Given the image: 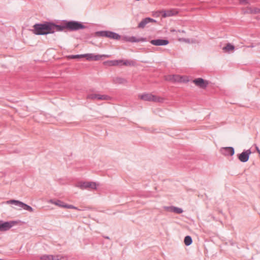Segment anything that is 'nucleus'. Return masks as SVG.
Returning a JSON list of instances; mask_svg holds the SVG:
<instances>
[{"label":"nucleus","mask_w":260,"mask_h":260,"mask_svg":"<svg viewBox=\"0 0 260 260\" xmlns=\"http://www.w3.org/2000/svg\"><path fill=\"white\" fill-rule=\"evenodd\" d=\"M84 57L83 54L82 55H72L68 56L70 59H76Z\"/></svg>","instance_id":"obj_27"},{"label":"nucleus","mask_w":260,"mask_h":260,"mask_svg":"<svg viewBox=\"0 0 260 260\" xmlns=\"http://www.w3.org/2000/svg\"><path fill=\"white\" fill-rule=\"evenodd\" d=\"M239 3L241 5H246L248 4V0H239Z\"/></svg>","instance_id":"obj_31"},{"label":"nucleus","mask_w":260,"mask_h":260,"mask_svg":"<svg viewBox=\"0 0 260 260\" xmlns=\"http://www.w3.org/2000/svg\"><path fill=\"white\" fill-rule=\"evenodd\" d=\"M160 13L163 17H167L175 15L177 13V12L175 10H170L167 11L163 10Z\"/></svg>","instance_id":"obj_17"},{"label":"nucleus","mask_w":260,"mask_h":260,"mask_svg":"<svg viewBox=\"0 0 260 260\" xmlns=\"http://www.w3.org/2000/svg\"><path fill=\"white\" fill-rule=\"evenodd\" d=\"M96 35L98 36L102 37H106L110 38L111 39L119 40L120 39L121 36L116 32L108 31V30H103L99 31L96 32Z\"/></svg>","instance_id":"obj_4"},{"label":"nucleus","mask_w":260,"mask_h":260,"mask_svg":"<svg viewBox=\"0 0 260 260\" xmlns=\"http://www.w3.org/2000/svg\"><path fill=\"white\" fill-rule=\"evenodd\" d=\"M84 57H86V59L88 61L93 60L94 54L92 53L83 54Z\"/></svg>","instance_id":"obj_23"},{"label":"nucleus","mask_w":260,"mask_h":260,"mask_svg":"<svg viewBox=\"0 0 260 260\" xmlns=\"http://www.w3.org/2000/svg\"><path fill=\"white\" fill-rule=\"evenodd\" d=\"M123 61V60H111L110 61V65L111 66H118Z\"/></svg>","instance_id":"obj_22"},{"label":"nucleus","mask_w":260,"mask_h":260,"mask_svg":"<svg viewBox=\"0 0 260 260\" xmlns=\"http://www.w3.org/2000/svg\"><path fill=\"white\" fill-rule=\"evenodd\" d=\"M0 260H4V259H0Z\"/></svg>","instance_id":"obj_35"},{"label":"nucleus","mask_w":260,"mask_h":260,"mask_svg":"<svg viewBox=\"0 0 260 260\" xmlns=\"http://www.w3.org/2000/svg\"><path fill=\"white\" fill-rule=\"evenodd\" d=\"M16 223L17 222L15 221H4L3 220H0V231H7L13 227Z\"/></svg>","instance_id":"obj_6"},{"label":"nucleus","mask_w":260,"mask_h":260,"mask_svg":"<svg viewBox=\"0 0 260 260\" xmlns=\"http://www.w3.org/2000/svg\"><path fill=\"white\" fill-rule=\"evenodd\" d=\"M66 21V29L69 31H76L79 29H84L86 27L81 22L76 21Z\"/></svg>","instance_id":"obj_2"},{"label":"nucleus","mask_w":260,"mask_h":260,"mask_svg":"<svg viewBox=\"0 0 260 260\" xmlns=\"http://www.w3.org/2000/svg\"><path fill=\"white\" fill-rule=\"evenodd\" d=\"M249 12L250 13H253V14H257L260 13V9L257 8H250L249 9Z\"/></svg>","instance_id":"obj_25"},{"label":"nucleus","mask_w":260,"mask_h":260,"mask_svg":"<svg viewBox=\"0 0 260 260\" xmlns=\"http://www.w3.org/2000/svg\"><path fill=\"white\" fill-rule=\"evenodd\" d=\"M150 42L154 46H165L169 43V41L166 39L152 40Z\"/></svg>","instance_id":"obj_13"},{"label":"nucleus","mask_w":260,"mask_h":260,"mask_svg":"<svg viewBox=\"0 0 260 260\" xmlns=\"http://www.w3.org/2000/svg\"><path fill=\"white\" fill-rule=\"evenodd\" d=\"M49 203L56 205L60 207H64V203L60 200H50Z\"/></svg>","instance_id":"obj_18"},{"label":"nucleus","mask_w":260,"mask_h":260,"mask_svg":"<svg viewBox=\"0 0 260 260\" xmlns=\"http://www.w3.org/2000/svg\"><path fill=\"white\" fill-rule=\"evenodd\" d=\"M173 207L174 206H165L164 208L167 211L173 212Z\"/></svg>","instance_id":"obj_30"},{"label":"nucleus","mask_w":260,"mask_h":260,"mask_svg":"<svg viewBox=\"0 0 260 260\" xmlns=\"http://www.w3.org/2000/svg\"><path fill=\"white\" fill-rule=\"evenodd\" d=\"M184 242L186 246L190 245L192 242L191 237L190 236H185L184 238Z\"/></svg>","instance_id":"obj_20"},{"label":"nucleus","mask_w":260,"mask_h":260,"mask_svg":"<svg viewBox=\"0 0 260 260\" xmlns=\"http://www.w3.org/2000/svg\"><path fill=\"white\" fill-rule=\"evenodd\" d=\"M256 149L257 151V152L260 154V150L258 149V147H256Z\"/></svg>","instance_id":"obj_32"},{"label":"nucleus","mask_w":260,"mask_h":260,"mask_svg":"<svg viewBox=\"0 0 260 260\" xmlns=\"http://www.w3.org/2000/svg\"><path fill=\"white\" fill-rule=\"evenodd\" d=\"M173 212L176 213L178 214H180L183 212V210L181 208L174 206Z\"/></svg>","instance_id":"obj_28"},{"label":"nucleus","mask_w":260,"mask_h":260,"mask_svg":"<svg viewBox=\"0 0 260 260\" xmlns=\"http://www.w3.org/2000/svg\"><path fill=\"white\" fill-rule=\"evenodd\" d=\"M125 40L126 42L134 43V42H140L146 41V38H137L136 37H127L125 38Z\"/></svg>","instance_id":"obj_15"},{"label":"nucleus","mask_w":260,"mask_h":260,"mask_svg":"<svg viewBox=\"0 0 260 260\" xmlns=\"http://www.w3.org/2000/svg\"><path fill=\"white\" fill-rule=\"evenodd\" d=\"M32 31L37 35H45L52 34L51 22L37 23L33 26Z\"/></svg>","instance_id":"obj_1"},{"label":"nucleus","mask_w":260,"mask_h":260,"mask_svg":"<svg viewBox=\"0 0 260 260\" xmlns=\"http://www.w3.org/2000/svg\"><path fill=\"white\" fill-rule=\"evenodd\" d=\"M139 98L145 101L162 103L164 99L161 97L157 96L151 93H144L139 95Z\"/></svg>","instance_id":"obj_3"},{"label":"nucleus","mask_w":260,"mask_h":260,"mask_svg":"<svg viewBox=\"0 0 260 260\" xmlns=\"http://www.w3.org/2000/svg\"><path fill=\"white\" fill-rule=\"evenodd\" d=\"M220 153L225 156H233L235 150L232 147H222L220 149Z\"/></svg>","instance_id":"obj_10"},{"label":"nucleus","mask_w":260,"mask_h":260,"mask_svg":"<svg viewBox=\"0 0 260 260\" xmlns=\"http://www.w3.org/2000/svg\"><path fill=\"white\" fill-rule=\"evenodd\" d=\"M103 57H109L108 55H94L93 60H100Z\"/></svg>","instance_id":"obj_24"},{"label":"nucleus","mask_w":260,"mask_h":260,"mask_svg":"<svg viewBox=\"0 0 260 260\" xmlns=\"http://www.w3.org/2000/svg\"><path fill=\"white\" fill-rule=\"evenodd\" d=\"M250 47H253V46L252 45H251L250 46H249Z\"/></svg>","instance_id":"obj_33"},{"label":"nucleus","mask_w":260,"mask_h":260,"mask_svg":"<svg viewBox=\"0 0 260 260\" xmlns=\"http://www.w3.org/2000/svg\"><path fill=\"white\" fill-rule=\"evenodd\" d=\"M170 80L172 81L173 82H185L186 81L183 79V77L182 76H180L179 75H173L170 76Z\"/></svg>","instance_id":"obj_16"},{"label":"nucleus","mask_w":260,"mask_h":260,"mask_svg":"<svg viewBox=\"0 0 260 260\" xmlns=\"http://www.w3.org/2000/svg\"><path fill=\"white\" fill-rule=\"evenodd\" d=\"M87 99L92 100H108L110 96L107 95H101L99 94L92 93L87 95Z\"/></svg>","instance_id":"obj_11"},{"label":"nucleus","mask_w":260,"mask_h":260,"mask_svg":"<svg viewBox=\"0 0 260 260\" xmlns=\"http://www.w3.org/2000/svg\"><path fill=\"white\" fill-rule=\"evenodd\" d=\"M234 48H235V47L233 45H232L230 43H228L226 44V45L225 47H224L223 48V49L224 50L229 51L234 50Z\"/></svg>","instance_id":"obj_21"},{"label":"nucleus","mask_w":260,"mask_h":260,"mask_svg":"<svg viewBox=\"0 0 260 260\" xmlns=\"http://www.w3.org/2000/svg\"><path fill=\"white\" fill-rule=\"evenodd\" d=\"M251 152L250 149L244 151L238 155V159L243 162H247L249 158V155Z\"/></svg>","instance_id":"obj_8"},{"label":"nucleus","mask_w":260,"mask_h":260,"mask_svg":"<svg viewBox=\"0 0 260 260\" xmlns=\"http://www.w3.org/2000/svg\"><path fill=\"white\" fill-rule=\"evenodd\" d=\"M136 64V62L132 60H123L122 63H121V64H123L125 66H135Z\"/></svg>","instance_id":"obj_19"},{"label":"nucleus","mask_w":260,"mask_h":260,"mask_svg":"<svg viewBox=\"0 0 260 260\" xmlns=\"http://www.w3.org/2000/svg\"><path fill=\"white\" fill-rule=\"evenodd\" d=\"M78 186L81 189H96L97 184L94 182H83L79 183Z\"/></svg>","instance_id":"obj_7"},{"label":"nucleus","mask_w":260,"mask_h":260,"mask_svg":"<svg viewBox=\"0 0 260 260\" xmlns=\"http://www.w3.org/2000/svg\"><path fill=\"white\" fill-rule=\"evenodd\" d=\"M52 255H44L41 257V260H52Z\"/></svg>","instance_id":"obj_26"},{"label":"nucleus","mask_w":260,"mask_h":260,"mask_svg":"<svg viewBox=\"0 0 260 260\" xmlns=\"http://www.w3.org/2000/svg\"><path fill=\"white\" fill-rule=\"evenodd\" d=\"M193 82L198 87L201 88L205 89L206 88L208 84V82L205 81L203 78H199L194 79Z\"/></svg>","instance_id":"obj_12"},{"label":"nucleus","mask_w":260,"mask_h":260,"mask_svg":"<svg viewBox=\"0 0 260 260\" xmlns=\"http://www.w3.org/2000/svg\"><path fill=\"white\" fill-rule=\"evenodd\" d=\"M7 204H14L16 206L19 207L23 209L24 210H27L30 212H32L34 211L33 208L30 206L18 200H10L7 201Z\"/></svg>","instance_id":"obj_5"},{"label":"nucleus","mask_w":260,"mask_h":260,"mask_svg":"<svg viewBox=\"0 0 260 260\" xmlns=\"http://www.w3.org/2000/svg\"><path fill=\"white\" fill-rule=\"evenodd\" d=\"M105 238L107 239H109V238L108 237H106Z\"/></svg>","instance_id":"obj_34"},{"label":"nucleus","mask_w":260,"mask_h":260,"mask_svg":"<svg viewBox=\"0 0 260 260\" xmlns=\"http://www.w3.org/2000/svg\"><path fill=\"white\" fill-rule=\"evenodd\" d=\"M51 28H52V34L54 33L55 31H63L64 29H66V21L65 20H63L62 24L58 25L56 24L53 22H51Z\"/></svg>","instance_id":"obj_9"},{"label":"nucleus","mask_w":260,"mask_h":260,"mask_svg":"<svg viewBox=\"0 0 260 260\" xmlns=\"http://www.w3.org/2000/svg\"><path fill=\"white\" fill-rule=\"evenodd\" d=\"M156 21L153 19L147 17L143 19L138 24L139 28H143L145 27L147 24L150 22H155Z\"/></svg>","instance_id":"obj_14"},{"label":"nucleus","mask_w":260,"mask_h":260,"mask_svg":"<svg viewBox=\"0 0 260 260\" xmlns=\"http://www.w3.org/2000/svg\"><path fill=\"white\" fill-rule=\"evenodd\" d=\"M63 208H68V209H76L77 210H79V209H78L77 207H76L73 205H68V204H64Z\"/></svg>","instance_id":"obj_29"}]
</instances>
